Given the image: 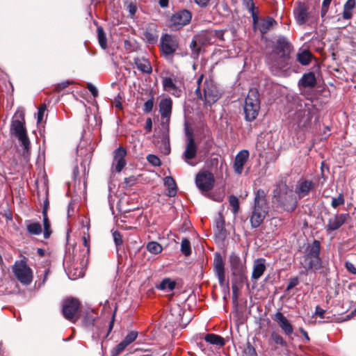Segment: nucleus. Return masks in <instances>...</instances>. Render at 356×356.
Returning a JSON list of instances; mask_svg holds the SVG:
<instances>
[{"label": "nucleus", "instance_id": "1", "mask_svg": "<svg viewBox=\"0 0 356 356\" xmlns=\"http://www.w3.org/2000/svg\"><path fill=\"white\" fill-rule=\"evenodd\" d=\"M292 46L284 37H280L274 49L267 57L268 65L272 69L282 70L290 62V53Z\"/></svg>", "mask_w": 356, "mask_h": 356}, {"label": "nucleus", "instance_id": "2", "mask_svg": "<svg viewBox=\"0 0 356 356\" xmlns=\"http://www.w3.org/2000/svg\"><path fill=\"white\" fill-rule=\"evenodd\" d=\"M273 203L289 212L293 211L297 207L293 191L283 181L277 183L273 190Z\"/></svg>", "mask_w": 356, "mask_h": 356}, {"label": "nucleus", "instance_id": "3", "mask_svg": "<svg viewBox=\"0 0 356 356\" xmlns=\"http://www.w3.org/2000/svg\"><path fill=\"white\" fill-rule=\"evenodd\" d=\"M203 74L197 80V88L195 92L197 97L204 102L205 105L211 106L221 97L222 92L211 79H206L204 83Z\"/></svg>", "mask_w": 356, "mask_h": 356}, {"label": "nucleus", "instance_id": "4", "mask_svg": "<svg viewBox=\"0 0 356 356\" xmlns=\"http://www.w3.org/2000/svg\"><path fill=\"white\" fill-rule=\"evenodd\" d=\"M24 112L22 110H17L15 113L10 127V133L17 138L20 145L24 149V154H28L30 151L31 143L26 134L24 127Z\"/></svg>", "mask_w": 356, "mask_h": 356}, {"label": "nucleus", "instance_id": "5", "mask_svg": "<svg viewBox=\"0 0 356 356\" xmlns=\"http://www.w3.org/2000/svg\"><path fill=\"white\" fill-rule=\"evenodd\" d=\"M321 251V243L318 241L314 240L308 245L307 253L301 262L302 267L306 270H318L322 268V261L319 257Z\"/></svg>", "mask_w": 356, "mask_h": 356}, {"label": "nucleus", "instance_id": "6", "mask_svg": "<svg viewBox=\"0 0 356 356\" xmlns=\"http://www.w3.org/2000/svg\"><path fill=\"white\" fill-rule=\"evenodd\" d=\"M259 97V92L256 88H252L249 90L243 107L245 118L247 121H253L258 115L260 109Z\"/></svg>", "mask_w": 356, "mask_h": 356}, {"label": "nucleus", "instance_id": "7", "mask_svg": "<svg viewBox=\"0 0 356 356\" xmlns=\"http://www.w3.org/2000/svg\"><path fill=\"white\" fill-rule=\"evenodd\" d=\"M17 280L24 285H29L33 281V271L24 259L16 261L12 267Z\"/></svg>", "mask_w": 356, "mask_h": 356}, {"label": "nucleus", "instance_id": "8", "mask_svg": "<svg viewBox=\"0 0 356 356\" xmlns=\"http://www.w3.org/2000/svg\"><path fill=\"white\" fill-rule=\"evenodd\" d=\"M64 317L72 323H76L80 316V302L77 299L68 298L63 304Z\"/></svg>", "mask_w": 356, "mask_h": 356}, {"label": "nucleus", "instance_id": "9", "mask_svg": "<svg viewBox=\"0 0 356 356\" xmlns=\"http://www.w3.org/2000/svg\"><path fill=\"white\" fill-rule=\"evenodd\" d=\"M179 47V41L176 36L165 34L161 38V49L167 59L172 60V56Z\"/></svg>", "mask_w": 356, "mask_h": 356}, {"label": "nucleus", "instance_id": "10", "mask_svg": "<svg viewBox=\"0 0 356 356\" xmlns=\"http://www.w3.org/2000/svg\"><path fill=\"white\" fill-rule=\"evenodd\" d=\"M229 261L232 275L238 277L240 282H243L246 278L245 261H243L240 257L234 252L229 255Z\"/></svg>", "mask_w": 356, "mask_h": 356}, {"label": "nucleus", "instance_id": "11", "mask_svg": "<svg viewBox=\"0 0 356 356\" xmlns=\"http://www.w3.org/2000/svg\"><path fill=\"white\" fill-rule=\"evenodd\" d=\"M191 13L182 10L173 14L170 19V26L174 30H178L188 24L191 20Z\"/></svg>", "mask_w": 356, "mask_h": 356}, {"label": "nucleus", "instance_id": "12", "mask_svg": "<svg viewBox=\"0 0 356 356\" xmlns=\"http://www.w3.org/2000/svg\"><path fill=\"white\" fill-rule=\"evenodd\" d=\"M214 177L209 171L200 172L195 178V183L197 188L202 192L210 191L214 185Z\"/></svg>", "mask_w": 356, "mask_h": 356}, {"label": "nucleus", "instance_id": "13", "mask_svg": "<svg viewBox=\"0 0 356 356\" xmlns=\"http://www.w3.org/2000/svg\"><path fill=\"white\" fill-rule=\"evenodd\" d=\"M268 213L267 206L253 205L250 221L252 228L259 227Z\"/></svg>", "mask_w": 356, "mask_h": 356}, {"label": "nucleus", "instance_id": "14", "mask_svg": "<svg viewBox=\"0 0 356 356\" xmlns=\"http://www.w3.org/2000/svg\"><path fill=\"white\" fill-rule=\"evenodd\" d=\"M314 187L315 184L312 180L302 178L297 182L294 193L299 199H302L307 195Z\"/></svg>", "mask_w": 356, "mask_h": 356}, {"label": "nucleus", "instance_id": "15", "mask_svg": "<svg viewBox=\"0 0 356 356\" xmlns=\"http://www.w3.org/2000/svg\"><path fill=\"white\" fill-rule=\"evenodd\" d=\"M348 217L347 213L336 214L328 219L325 227L327 232H330L339 229L346 221Z\"/></svg>", "mask_w": 356, "mask_h": 356}, {"label": "nucleus", "instance_id": "16", "mask_svg": "<svg viewBox=\"0 0 356 356\" xmlns=\"http://www.w3.org/2000/svg\"><path fill=\"white\" fill-rule=\"evenodd\" d=\"M138 332L131 331L127 334L124 339L114 347L111 351L112 356H118L131 343H133L138 337Z\"/></svg>", "mask_w": 356, "mask_h": 356}, {"label": "nucleus", "instance_id": "17", "mask_svg": "<svg viewBox=\"0 0 356 356\" xmlns=\"http://www.w3.org/2000/svg\"><path fill=\"white\" fill-rule=\"evenodd\" d=\"M214 271L220 286H228V282L225 280L224 262L219 254L216 256L214 259Z\"/></svg>", "mask_w": 356, "mask_h": 356}, {"label": "nucleus", "instance_id": "18", "mask_svg": "<svg viewBox=\"0 0 356 356\" xmlns=\"http://www.w3.org/2000/svg\"><path fill=\"white\" fill-rule=\"evenodd\" d=\"M316 83V79L313 72L305 74L298 83L301 94L306 95L307 89H312Z\"/></svg>", "mask_w": 356, "mask_h": 356}, {"label": "nucleus", "instance_id": "19", "mask_svg": "<svg viewBox=\"0 0 356 356\" xmlns=\"http://www.w3.org/2000/svg\"><path fill=\"white\" fill-rule=\"evenodd\" d=\"M197 145L192 136H188L186 149L184 152V159L189 165H194L190 161L195 157L197 154Z\"/></svg>", "mask_w": 356, "mask_h": 356}, {"label": "nucleus", "instance_id": "20", "mask_svg": "<svg viewBox=\"0 0 356 356\" xmlns=\"http://www.w3.org/2000/svg\"><path fill=\"white\" fill-rule=\"evenodd\" d=\"M126 154L127 152L123 147H120L115 149L112 165L117 172H121L123 168L125 166L126 161L124 157Z\"/></svg>", "mask_w": 356, "mask_h": 356}, {"label": "nucleus", "instance_id": "21", "mask_svg": "<svg viewBox=\"0 0 356 356\" xmlns=\"http://www.w3.org/2000/svg\"><path fill=\"white\" fill-rule=\"evenodd\" d=\"M248 158L249 152L246 149H243L236 154L234 163V169L236 173L238 175H241L242 173L243 167Z\"/></svg>", "mask_w": 356, "mask_h": 356}, {"label": "nucleus", "instance_id": "22", "mask_svg": "<svg viewBox=\"0 0 356 356\" xmlns=\"http://www.w3.org/2000/svg\"><path fill=\"white\" fill-rule=\"evenodd\" d=\"M274 320L278 323L280 327L286 335L289 336L293 333V328L292 325L282 312H277L275 314Z\"/></svg>", "mask_w": 356, "mask_h": 356}, {"label": "nucleus", "instance_id": "23", "mask_svg": "<svg viewBox=\"0 0 356 356\" xmlns=\"http://www.w3.org/2000/svg\"><path fill=\"white\" fill-rule=\"evenodd\" d=\"M266 270L265 259H257L253 264V270L252 273V279L257 280L259 279Z\"/></svg>", "mask_w": 356, "mask_h": 356}, {"label": "nucleus", "instance_id": "24", "mask_svg": "<svg viewBox=\"0 0 356 356\" xmlns=\"http://www.w3.org/2000/svg\"><path fill=\"white\" fill-rule=\"evenodd\" d=\"M172 108L170 98L162 99L159 103V112L162 118H170Z\"/></svg>", "mask_w": 356, "mask_h": 356}, {"label": "nucleus", "instance_id": "25", "mask_svg": "<svg viewBox=\"0 0 356 356\" xmlns=\"http://www.w3.org/2000/svg\"><path fill=\"white\" fill-rule=\"evenodd\" d=\"M294 15L298 24H304L309 17V13L306 7L303 4H300L297 8L294 10Z\"/></svg>", "mask_w": 356, "mask_h": 356}, {"label": "nucleus", "instance_id": "26", "mask_svg": "<svg viewBox=\"0 0 356 356\" xmlns=\"http://www.w3.org/2000/svg\"><path fill=\"white\" fill-rule=\"evenodd\" d=\"M134 63L137 69L143 73L150 74L152 71L150 63L144 58H135Z\"/></svg>", "mask_w": 356, "mask_h": 356}, {"label": "nucleus", "instance_id": "27", "mask_svg": "<svg viewBox=\"0 0 356 356\" xmlns=\"http://www.w3.org/2000/svg\"><path fill=\"white\" fill-rule=\"evenodd\" d=\"M275 24H276L275 20L271 17H268L259 22L258 24V28L261 33H266Z\"/></svg>", "mask_w": 356, "mask_h": 356}, {"label": "nucleus", "instance_id": "28", "mask_svg": "<svg viewBox=\"0 0 356 356\" xmlns=\"http://www.w3.org/2000/svg\"><path fill=\"white\" fill-rule=\"evenodd\" d=\"M204 339L210 344L215 345L219 347H222L225 345V339L215 334H207L204 337Z\"/></svg>", "mask_w": 356, "mask_h": 356}, {"label": "nucleus", "instance_id": "29", "mask_svg": "<svg viewBox=\"0 0 356 356\" xmlns=\"http://www.w3.org/2000/svg\"><path fill=\"white\" fill-rule=\"evenodd\" d=\"M164 184L168 187V195L175 197L177 194V186L172 177H166L164 179Z\"/></svg>", "mask_w": 356, "mask_h": 356}, {"label": "nucleus", "instance_id": "30", "mask_svg": "<svg viewBox=\"0 0 356 356\" xmlns=\"http://www.w3.org/2000/svg\"><path fill=\"white\" fill-rule=\"evenodd\" d=\"M312 56L308 50H302L297 54V60L302 65H307L311 62Z\"/></svg>", "mask_w": 356, "mask_h": 356}, {"label": "nucleus", "instance_id": "31", "mask_svg": "<svg viewBox=\"0 0 356 356\" xmlns=\"http://www.w3.org/2000/svg\"><path fill=\"white\" fill-rule=\"evenodd\" d=\"M355 1L348 0L343 6V18L344 19H349L353 16L352 10L355 8Z\"/></svg>", "mask_w": 356, "mask_h": 356}, {"label": "nucleus", "instance_id": "32", "mask_svg": "<svg viewBox=\"0 0 356 356\" xmlns=\"http://www.w3.org/2000/svg\"><path fill=\"white\" fill-rule=\"evenodd\" d=\"M97 318V314L93 310H88L85 312L83 318V323L86 327H91Z\"/></svg>", "mask_w": 356, "mask_h": 356}, {"label": "nucleus", "instance_id": "33", "mask_svg": "<svg viewBox=\"0 0 356 356\" xmlns=\"http://www.w3.org/2000/svg\"><path fill=\"white\" fill-rule=\"evenodd\" d=\"M254 205L267 206L266 193L264 192V191L261 189L257 190V191L255 193Z\"/></svg>", "mask_w": 356, "mask_h": 356}, {"label": "nucleus", "instance_id": "34", "mask_svg": "<svg viewBox=\"0 0 356 356\" xmlns=\"http://www.w3.org/2000/svg\"><path fill=\"white\" fill-rule=\"evenodd\" d=\"M175 282L172 281L170 278H165L159 284L157 288L161 290L171 291L175 289Z\"/></svg>", "mask_w": 356, "mask_h": 356}, {"label": "nucleus", "instance_id": "35", "mask_svg": "<svg viewBox=\"0 0 356 356\" xmlns=\"http://www.w3.org/2000/svg\"><path fill=\"white\" fill-rule=\"evenodd\" d=\"M163 90L166 92H171L177 86L170 77H164L162 80Z\"/></svg>", "mask_w": 356, "mask_h": 356}, {"label": "nucleus", "instance_id": "36", "mask_svg": "<svg viewBox=\"0 0 356 356\" xmlns=\"http://www.w3.org/2000/svg\"><path fill=\"white\" fill-rule=\"evenodd\" d=\"M97 35L99 45L102 48L106 49L107 47V40L106 34L102 27H97Z\"/></svg>", "mask_w": 356, "mask_h": 356}, {"label": "nucleus", "instance_id": "37", "mask_svg": "<svg viewBox=\"0 0 356 356\" xmlns=\"http://www.w3.org/2000/svg\"><path fill=\"white\" fill-rule=\"evenodd\" d=\"M147 249L149 252L154 254L160 253L163 250L161 245L155 241L149 242L147 245Z\"/></svg>", "mask_w": 356, "mask_h": 356}, {"label": "nucleus", "instance_id": "38", "mask_svg": "<svg viewBox=\"0 0 356 356\" xmlns=\"http://www.w3.org/2000/svg\"><path fill=\"white\" fill-rule=\"evenodd\" d=\"M27 231L31 234L38 235L42 232V227L39 222H33L27 225Z\"/></svg>", "mask_w": 356, "mask_h": 356}, {"label": "nucleus", "instance_id": "39", "mask_svg": "<svg viewBox=\"0 0 356 356\" xmlns=\"http://www.w3.org/2000/svg\"><path fill=\"white\" fill-rule=\"evenodd\" d=\"M229 202L230 206L232 208L233 213L236 214L238 212L239 209H240L239 201H238V197L233 195H230L229 197Z\"/></svg>", "mask_w": 356, "mask_h": 356}, {"label": "nucleus", "instance_id": "40", "mask_svg": "<svg viewBox=\"0 0 356 356\" xmlns=\"http://www.w3.org/2000/svg\"><path fill=\"white\" fill-rule=\"evenodd\" d=\"M243 4L245 6L246 8L249 10V12L252 14L253 18L254 24L257 21V17L254 13V5L253 0H243Z\"/></svg>", "mask_w": 356, "mask_h": 356}, {"label": "nucleus", "instance_id": "41", "mask_svg": "<svg viewBox=\"0 0 356 356\" xmlns=\"http://www.w3.org/2000/svg\"><path fill=\"white\" fill-rule=\"evenodd\" d=\"M181 251L186 257L191 253V243L187 238H184L181 243Z\"/></svg>", "mask_w": 356, "mask_h": 356}, {"label": "nucleus", "instance_id": "42", "mask_svg": "<svg viewBox=\"0 0 356 356\" xmlns=\"http://www.w3.org/2000/svg\"><path fill=\"white\" fill-rule=\"evenodd\" d=\"M270 337L276 344L286 346V341L278 332H273L270 334Z\"/></svg>", "mask_w": 356, "mask_h": 356}, {"label": "nucleus", "instance_id": "43", "mask_svg": "<svg viewBox=\"0 0 356 356\" xmlns=\"http://www.w3.org/2000/svg\"><path fill=\"white\" fill-rule=\"evenodd\" d=\"M43 216V226H44V237L48 238L51 234L50 222L47 218V214H42Z\"/></svg>", "mask_w": 356, "mask_h": 356}, {"label": "nucleus", "instance_id": "44", "mask_svg": "<svg viewBox=\"0 0 356 356\" xmlns=\"http://www.w3.org/2000/svg\"><path fill=\"white\" fill-rule=\"evenodd\" d=\"M345 202L343 194L340 193L337 197H332L331 206L336 209L339 206L343 205Z\"/></svg>", "mask_w": 356, "mask_h": 356}, {"label": "nucleus", "instance_id": "45", "mask_svg": "<svg viewBox=\"0 0 356 356\" xmlns=\"http://www.w3.org/2000/svg\"><path fill=\"white\" fill-rule=\"evenodd\" d=\"M112 234L117 250H118V247L122 244V235L118 231H113Z\"/></svg>", "mask_w": 356, "mask_h": 356}, {"label": "nucleus", "instance_id": "46", "mask_svg": "<svg viewBox=\"0 0 356 356\" xmlns=\"http://www.w3.org/2000/svg\"><path fill=\"white\" fill-rule=\"evenodd\" d=\"M147 160L149 163H151L154 166L161 165L160 159L154 154H148L147 156Z\"/></svg>", "mask_w": 356, "mask_h": 356}, {"label": "nucleus", "instance_id": "47", "mask_svg": "<svg viewBox=\"0 0 356 356\" xmlns=\"http://www.w3.org/2000/svg\"><path fill=\"white\" fill-rule=\"evenodd\" d=\"M244 354L245 356H257V352L254 348L248 342L247 346L244 350Z\"/></svg>", "mask_w": 356, "mask_h": 356}, {"label": "nucleus", "instance_id": "48", "mask_svg": "<svg viewBox=\"0 0 356 356\" xmlns=\"http://www.w3.org/2000/svg\"><path fill=\"white\" fill-rule=\"evenodd\" d=\"M153 106H154V98L152 97L149 99H148L147 102H145L144 108H143L144 112L150 113L153 109Z\"/></svg>", "mask_w": 356, "mask_h": 356}, {"label": "nucleus", "instance_id": "49", "mask_svg": "<svg viewBox=\"0 0 356 356\" xmlns=\"http://www.w3.org/2000/svg\"><path fill=\"white\" fill-rule=\"evenodd\" d=\"M143 35L145 39H146L149 43H154L157 40L156 35L149 31H145L143 33Z\"/></svg>", "mask_w": 356, "mask_h": 356}, {"label": "nucleus", "instance_id": "50", "mask_svg": "<svg viewBox=\"0 0 356 356\" xmlns=\"http://www.w3.org/2000/svg\"><path fill=\"white\" fill-rule=\"evenodd\" d=\"M45 110H46L45 104H42L39 107L38 114H37V122L38 124L42 122Z\"/></svg>", "mask_w": 356, "mask_h": 356}, {"label": "nucleus", "instance_id": "51", "mask_svg": "<svg viewBox=\"0 0 356 356\" xmlns=\"http://www.w3.org/2000/svg\"><path fill=\"white\" fill-rule=\"evenodd\" d=\"M83 245L85 247V250H83V257H85L86 254L88 255L89 254V252H90V245H89V236H86V235H84L83 236Z\"/></svg>", "mask_w": 356, "mask_h": 356}, {"label": "nucleus", "instance_id": "52", "mask_svg": "<svg viewBox=\"0 0 356 356\" xmlns=\"http://www.w3.org/2000/svg\"><path fill=\"white\" fill-rule=\"evenodd\" d=\"M73 82L72 81H63L60 83H58L56 87H55V90L58 92H60L62 90H63L64 88H67L69 85L72 84Z\"/></svg>", "mask_w": 356, "mask_h": 356}, {"label": "nucleus", "instance_id": "53", "mask_svg": "<svg viewBox=\"0 0 356 356\" xmlns=\"http://www.w3.org/2000/svg\"><path fill=\"white\" fill-rule=\"evenodd\" d=\"M87 88L91 92V94L92 95V96L94 97H96L98 95V90H97V88L92 83H88Z\"/></svg>", "mask_w": 356, "mask_h": 356}, {"label": "nucleus", "instance_id": "54", "mask_svg": "<svg viewBox=\"0 0 356 356\" xmlns=\"http://www.w3.org/2000/svg\"><path fill=\"white\" fill-rule=\"evenodd\" d=\"M346 268L348 272L350 273L355 275L356 274V267L350 261L346 262Z\"/></svg>", "mask_w": 356, "mask_h": 356}, {"label": "nucleus", "instance_id": "55", "mask_svg": "<svg viewBox=\"0 0 356 356\" xmlns=\"http://www.w3.org/2000/svg\"><path fill=\"white\" fill-rule=\"evenodd\" d=\"M127 9H128V11L131 17H133L136 14V10H137V8H136V5L132 3H130L127 6Z\"/></svg>", "mask_w": 356, "mask_h": 356}, {"label": "nucleus", "instance_id": "56", "mask_svg": "<svg viewBox=\"0 0 356 356\" xmlns=\"http://www.w3.org/2000/svg\"><path fill=\"white\" fill-rule=\"evenodd\" d=\"M325 313V310H324L323 309L321 308L319 306H317L316 307L315 314L316 316H318V317H320L321 318H323Z\"/></svg>", "mask_w": 356, "mask_h": 356}, {"label": "nucleus", "instance_id": "57", "mask_svg": "<svg viewBox=\"0 0 356 356\" xmlns=\"http://www.w3.org/2000/svg\"><path fill=\"white\" fill-rule=\"evenodd\" d=\"M298 281L297 278L291 279L287 285L286 290L289 291V290L293 289L298 284Z\"/></svg>", "mask_w": 356, "mask_h": 356}, {"label": "nucleus", "instance_id": "58", "mask_svg": "<svg viewBox=\"0 0 356 356\" xmlns=\"http://www.w3.org/2000/svg\"><path fill=\"white\" fill-rule=\"evenodd\" d=\"M212 35H215L216 38H219L220 40H222L223 39V35H224V31H222V30L214 31L212 33Z\"/></svg>", "mask_w": 356, "mask_h": 356}, {"label": "nucleus", "instance_id": "59", "mask_svg": "<svg viewBox=\"0 0 356 356\" xmlns=\"http://www.w3.org/2000/svg\"><path fill=\"white\" fill-rule=\"evenodd\" d=\"M152 120H151V118H147L146 120L145 127V128L147 130V131L149 132L152 130Z\"/></svg>", "mask_w": 356, "mask_h": 356}, {"label": "nucleus", "instance_id": "60", "mask_svg": "<svg viewBox=\"0 0 356 356\" xmlns=\"http://www.w3.org/2000/svg\"><path fill=\"white\" fill-rule=\"evenodd\" d=\"M49 207V202L47 198L45 199L43 204L42 214H47V210Z\"/></svg>", "mask_w": 356, "mask_h": 356}, {"label": "nucleus", "instance_id": "61", "mask_svg": "<svg viewBox=\"0 0 356 356\" xmlns=\"http://www.w3.org/2000/svg\"><path fill=\"white\" fill-rule=\"evenodd\" d=\"M172 95L175 97H180L181 95V90L179 89L177 86L175 89H173L171 92H170Z\"/></svg>", "mask_w": 356, "mask_h": 356}, {"label": "nucleus", "instance_id": "62", "mask_svg": "<svg viewBox=\"0 0 356 356\" xmlns=\"http://www.w3.org/2000/svg\"><path fill=\"white\" fill-rule=\"evenodd\" d=\"M299 331L303 335V337H305L306 341H309L310 340L307 332L303 328H302V327L299 328Z\"/></svg>", "mask_w": 356, "mask_h": 356}, {"label": "nucleus", "instance_id": "63", "mask_svg": "<svg viewBox=\"0 0 356 356\" xmlns=\"http://www.w3.org/2000/svg\"><path fill=\"white\" fill-rule=\"evenodd\" d=\"M195 1L200 6H205L209 3V0H195Z\"/></svg>", "mask_w": 356, "mask_h": 356}, {"label": "nucleus", "instance_id": "64", "mask_svg": "<svg viewBox=\"0 0 356 356\" xmlns=\"http://www.w3.org/2000/svg\"><path fill=\"white\" fill-rule=\"evenodd\" d=\"M159 3L162 8H166L168 6V0H159Z\"/></svg>", "mask_w": 356, "mask_h": 356}]
</instances>
